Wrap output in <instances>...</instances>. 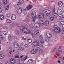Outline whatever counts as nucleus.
I'll return each instance as SVG.
<instances>
[{
	"label": "nucleus",
	"mask_w": 64,
	"mask_h": 64,
	"mask_svg": "<svg viewBox=\"0 0 64 64\" xmlns=\"http://www.w3.org/2000/svg\"><path fill=\"white\" fill-rule=\"evenodd\" d=\"M21 31H22V32L24 33L25 34H28L30 33V30L28 29H26V28H25L24 26H22L20 28Z\"/></svg>",
	"instance_id": "f257e3e1"
},
{
	"label": "nucleus",
	"mask_w": 64,
	"mask_h": 64,
	"mask_svg": "<svg viewBox=\"0 0 64 64\" xmlns=\"http://www.w3.org/2000/svg\"><path fill=\"white\" fill-rule=\"evenodd\" d=\"M40 44L39 41L37 40L34 41L33 43V45L36 46H39Z\"/></svg>",
	"instance_id": "f03ea898"
},
{
	"label": "nucleus",
	"mask_w": 64,
	"mask_h": 64,
	"mask_svg": "<svg viewBox=\"0 0 64 64\" xmlns=\"http://www.w3.org/2000/svg\"><path fill=\"white\" fill-rule=\"evenodd\" d=\"M10 62L11 64H15L16 63V61L15 60L14 58H12L10 60Z\"/></svg>",
	"instance_id": "7ed1b4c3"
},
{
	"label": "nucleus",
	"mask_w": 64,
	"mask_h": 64,
	"mask_svg": "<svg viewBox=\"0 0 64 64\" xmlns=\"http://www.w3.org/2000/svg\"><path fill=\"white\" fill-rule=\"evenodd\" d=\"M24 3V0H18L17 2V4L18 5H20L21 4H23Z\"/></svg>",
	"instance_id": "20e7f679"
},
{
	"label": "nucleus",
	"mask_w": 64,
	"mask_h": 64,
	"mask_svg": "<svg viewBox=\"0 0 64 64\" xmlns=\"http://www.w3.org/2000/svg\"><path fill=\"white\" fill-rule=\"evenodd\" d=\"M18 44L16 42H14L13 44V46L15 48H17L19 47Z\"/></svg>",
	"instance_id": "39448f33"
},
{
	"label": "nucleus",
	"mask_w": 64,
	"mask_h": 64,
	"mask_svg": "<svg viewBox=\"0 0 64 64\" xmlns=\"http://www.w3.org/2000/svg\"><path fill=\"white\" fill-rule=\"evenodd\" d=\"M44 14L43 13H41L38 16V17L39 18L41 19L42 18H44Z\"/></svg>",
	"instance_id": "423d86ee"
},
{
	"label": "nucleus",
	"mask_w": 64,
	"mask_h": 64,
	"mask_svg": "<svg viewBox=\"0 0 64 64\" xmlns=\"http://www.w3.org/2000/svg\"><path fill=\"white\" fill-rule=\"evenodd\" d=\"M54 32L57 33H59L61 32V29L60 28H58L56 29H55L54 30Z\"/></svg>",
	"instance_id": "0eeeda50"
},
{
	"label": "nucleus",
	"mask_w": 64,
	"mask_h": 64,
	"mask_svg": "<svg viewBox=\"0 0 64 64\" xmlns=\"http://www.w3.org/2000/svg\"><path fill=\"white\" fill-rule=\"evenodd\" d=\"M17 12L18 14H21L22 12V9L21 8H20L18 10H17Z\"/></svg>",
	"instance_id": "6e6552de"
},
{
	"label": "nucleus",
	"mask_w": 64,
	"mask_h": 64,
	"mask_svg": "<svg viewBox=\"0 0 64 64\" xmlns=\"http://www.w3.org/2000/svg\"><path fill=\"white\" fill-rule=\"evenodd\" d=\"M44 11L46 13L49 14L51 13V11L48 9L44 8Z\"/></svg>",
	"instance_id": "1a4fd4ad"
},
{
	"label": "nucleus",
	"mask_w": 64,
	"mask_h": 64,
	"mask_svg": "<svg viewBox=\"0 0 64 64\" xmlns=\"http://www.w3.org/2000/svg\"><path fill=\"white\" fill-rule=\"evenodd\" d=\"M32 8V6L30 5L27 6L26 9L28 10H31V8Z\"/></svg>",
	"instance_id": "9d476101"
},
{
	"label": "nucleus",
	"mask_w": 64,
	"mask_h": 64,
	"mask_svg": "<svg viewBox=\"0 0 64 64\" xmlns=\"http://www.w3.org/2000/svg\"><path fill=\"white\" fill-rule=\"evenodd\" d=\"M39 30H36L34 32V34L36 36H38L39 35Z\"/></svg>",
	"instance_id": "9b49d317"
},
{
	"label": "nucleus",
	"mask_w": 64,
	"mask_h": 64,
	"mask_svg": "<svg viewBox=\"0 0 64 64\" xmlns=\"http://www.w3.org/2000/svg\"><path fill=\"white\" fill-rule=\"evenodd\" d=\"M16 15L12 14V15L11 18L12 20H15L16 19Z\"/></svg>",
	"instance_id": "f8f14e48"
},
{
	"label": "nucleus",
	"mask_w": 64,
	"mask_h": 64,
	"mask_svg": "<svg viewBox=\"0 0 64 64\" xmlns=\"http://www.w3.org/2000/svg\"><path fill=\"white\" fill-rule=\"evenodd\" d=\"M34 26L36 28H38L40 27V25L38 23H36L34 24Z\"/></svg>",
	"instance_id": "ddd939ff"
},
{
	"label": "nucleus",
	"mask_w": 64,
	"mask_h": 64,
	"mask_svg": "<svg viewBox=\"0 0 64 64\" xmlns=\"http://www.w3.org/2000/svg\"><path fill=\"white\" fill-rule=\"evenodd\" d=\"M44 24L46 26H48L49 25V21L46 20L44 22Z\"/></svg>",
	"instance_id": "4468645a"
},
{
	"label": "nucleus",
	"mask_w": 64,
	"mask_h": 64,
	"mask_svg": "<svg viewBox=\"0 0 64 64\" xmlns=\"http://www.w3.org/2000/svg\"><path fill=\"white\" fill-rule=\"evenodd\" d=\"M58 14H62L63 13V10L61 9H60L58 10Z\"/></svg>",
	"instance_id": "2eb2a0df"
},
{
	"label": "nucleus",
	"mask_w": 64,
	"mask_h": 64,
	"mask_svg": "<svg viewBox=\"0 0 64 64\" xmlns=\"http://www.w3.org/2000/svg\"><path fill=\"white\" fill-rule=\"evenodd\" d=\"M46 36H47L48 38H51L52 37V35L50 34H48L46 33Z\"/></svg>",
	"instance_id": "dca6fc26"
},
{
	"label": "nucleus",
	"mask_w": 64,
	"mask_h": 64,
	"mask_svg": "<svg viewBox=\"0 0 64 64\" xmlns=\"http://www.w3.org/2000/svg\"><path fill=\"white\" fill-rule=\"evenodd\" d=\"M8 39L9 40L11 41L13 39V36L11 35L8 36Z\"/></svg>",
	"instance_id": "f3484780"
},
{
	"label": "nucleus",
	"mask_w": 64,
	"mask_h": 64,
	"mask_svg": "<svg viewBox=\"0 0 64 64\" xmlns=\"http://www.w3.org/2000/svg\"><path fill=\"white\" fill-rule=\"evenodd\" d=\"M58 4L59 6L62 7V6H63V2L61 1L59 2L58 3Z\"/></svg>",
	"instance_id": "a211bd4d"
},
{
	"label": "nucleus",
	"mask_w": 64,
	"mask_h": 64,
	"mask_svg": "<svg viewBox=\"0 0 64 64\" xmlns=\"http://www.w3.org/2000/svg\"><path fill=\"white\" fill-rule=\"evenodd\" d=\"M5 57V55L3 54H0V59H3Z\"/></svg>",
	"instance_id": "6ab92c4d"
},
{
	"label": "nucleus",
	"mask_w": 64,
	"mask_h": 64,
	"mask_svg": "<svg viewBox=\"0 0 64 64\" xmlns=\"http://www.w3.org/2000/svg\"><path fill=\"white\" fill-rule=\"evenodd\" d=\"M36 19V16H33L32 18V20L33 22H35Z\"/></svg>",
	"instance_id": "aec40b11"
},
{
	"label": "nucleus",
	"mask_w": 64,
	"mask_h": 64,
	"mask_svg": "<svg viewBox=\"0 0 64 64\" xmlns=\"http://www.w3.org/2000/svg\"><path fill=\"white\" fill-rule=\"evenodd\" d=\"M18 49L20 51H23L24 50V48L23 47H22L21 46L19 47L18 48Z\"/></svg>",
	"instance_id": "412c9836"
},
{
	"label": "nucleus",
	"mask_w": 64,
	"mask_h": 64,
	"mask_svg": "<svg viewBox=\"0 0 64 64\" xmlns=\"http://www.w3.org/2000/svg\"><path fill=\"white\" fill-rule=\"evenodd\" d=\"M3 3L4 5H6L7 4V0H4Z\"/></svg>",
	"instance_id": "4be33fe9"
},
{
	"label": "nucleus",
	"mask_w": 64,
	"mask_h": 64,
	"mask_svg": "<svg viewBox=\"0 0 64 64\" xmlns=\"http://www.w3.org/2000/svg\"><path fill=\"white\" fill-rule=\"evenodd\" d=\"M30 52L32 54H35V51L33 49H32L30 51Z\"/></svg>",
	"instance_id": "5701e85b"
},
{
	"label": "nucleus",
	"mask_w": 64,
	"mask_h": 64,
	"mask_svg": "<svg viewBox=\"0 0 64 64\" xmlns=\"http://www.w3.org/2000/svg\"><path fill=\"white\" fill-rule=\"evenodd\" d=\"M40 23L41 26H43L44 25V22L43 20L40 21Z\"/></svg>",
	"instance_id": "b1692460"
},
{
	"label": "nucleus",
	"mask_w": 64,
	"mask_h": 64,
	"mask_svg": "<svg viewBox=\"0 0 64 64\" xmlns=\"http://www.w3.org/2000/svg\"><path fill=\"white\" fill-rule=\"evenodd\" d=\"M23 13L24 15H26L27 13V11L25 10H23Z\"/></svg>",
	"instance_id": "393cba45"
},
{
	"label": "nucleus",
	"mask_w": 64,
	"mask_h": 64,
	"mask_svg": "<svg viewBox=\"0 0 64 64\" xmlns=\"http://www.w3.org/2000/svg\"><path fill=\"white\" fill-rule=\"evenodd\" d=\"M30 46V45L29 44H26L24 45V47L25 48H28V47H29Z\"/></svg>",
	"instance_id": "a878e982"
},
{
	"label": "nucleus",
	"mask_w": 64,
	"mask_h": 64,
	"mask_svg": "<svg viewBox=\"0 0 64 64\" xmlns=\"http://www.w3.org/2000/svg\"><path fill=\"white\" fill-rule=\"evenodd\" d=\"M58 16H59L61 18H64V16H63L62 14H59Z\"/></svg>",
	"instance_id": "bb28decb"
},
{
	"label": "nucleus",
	"mask_w": 64,
	"mask_h": 64,
	"mask_svg": "<svg viewBox=\"0 0 64 64\" xmlns=\"http://www.w3.org/2000/svg\"><path fill=\"white\" fill-rule=\"evenodd\" d=\"M24 27L25 28H27L28 27V25L27 24H24Z\"/></svg>",
	"instance_id": "cd10ccee"
},
{
	"label": "nucleus",
	"mask_w": 64,
	"mask_h": 64,
	"mask_svg": "<svg viewBox=\"0 0 64 64\" xmlns=\"http://www.w3.org/2000/svg\"><path fill=\"white\" fill-rule=\"evenodd\" d=\"M45 41L47 42H49L50 41V39L48 38H46L45 39Z\"/></svg>",
	"instance_id": "c85d7f7f"
},
{
	"label": "nucleus",
	"mask_w": 64,
	"mask_h": 64,
	"mask_svg": "<svg viewBox=\"0 0 64 64\" xmlns=\"http://www.w3.org/2000/svg\"><path fill=\"white\" fill-rule=\"evenodd\" d=\"M39 53L40 54H41L43 53V50H42L41 49L40 50H39Z\"/></svg>",
	"instance_id": "c756f323"
},
{
	"label": "nucleus",
	"mask_w": 64,
	"mask_h": 64,
	"mask_svg": "<svg viewBox=\"0 0 64 64\" xmlns=\"http://www.w3.org/2000/svg\"><path fill=\"white\" fill-rule=\"evenodd\" d=\"M27 59V57L26 56L22 59V60L24 62Z\"/></svg>",
	"instance_id": "7c9ffc66"
},
{
	"label": "nucleus",
	"mask_w": 64,
	"mask_h": 64,
	"mask_svg": "<svg viewBox=\"0 0 64 64\" xmlns=\"http://www.w3.org/2000/svg\"><path fill=\"white\" fill-rule=\"evenodd\" d=\"M58 51L59 52H60L62 54H63V53H64V52L63 51H62L61 50L60 48H59L58 49Z\"/></svg>",
	"instance_id": "2f4dec72"
},
{
	"label": "nucleus",
	"mask_w": 64,
	"mask_h": 64,
	"mask_svg": "<svg viewBox=\"0 0 64 64\" xmlns=\"http://www.w3.org/2000/svg\"><path fill=\"white\" fill-rule=\"evenodd\" d=\"M4 19V16L2 15H1L0 16V20H3Z\"/></svg>",
	"instance_id": "473e14b6"
},
{
	"label": "nucleus",
	"mask_w": 64,
	"mask_h": 64,
	"mask_svg": "<svg viewBox=\"0 0 64 64\" xmlns=\"http://www.w3.org/2000/svg\"><path fill=\"white\" fill-rule=\"evenodd\" d=\"M35 14H36V12H35V11H33L32 12L31 14L32 15H34Z\"/></svg>",
	"instance_id": "72a5a7b5"
},
{
	"label": "nucleus",
	"mask_w": 64,
	"mask_h": 64,
	"mask_svg": "<svg viewBox=\"0 0 64 64\" xmlns=\"http://www.w3.org/2000/svg\"><path fill=\"white\" fill-rule=\"evenodd\" d=\"M6 16L7 17H10L11 16V14L9 13L6 14Z\"/></svg>",
	"instance_id": "f704fd0d"
},
{
	"label": "nucleus",
	"mask_w": 64,
	"mask_h": 64,
	"mask_svg": "<svg viewBox=\"0 0 64 64\" xmlns=\"http://www.w3.org/2000/svg\"><path fill=\"white\" fill-rule=\"evenodd\" d=\"M33 62V61L32 60H30L28 61V63H32Z\"/></svg>",
	"instance_id": "c9c22d12"
},
{
	"label": "nucleus",
	"mask_w": 64,
	"mask_h": 64,
	"mask_svg": "<svg viewBox=\"0 0 64 64\" xmlns=\"http://www.w3.org/2000/svg\"><path fill=\"white\" fill-rule=\"evenodd\" d=\"M7 23H11V20H6Z\"/></svg>",
	"instance_id": "e433bc0d"
},
{
	"label": "nucleus",
	"mask_w": 64,
	"mask_h": 64,
	"mask_svg": "<svg viewBox=\"0 0 64 64\" xmlns=\"http://www.w3.org/2000/svg\"><path fill=\"white\" fill-rule=\"evenodd\" d=\"M27 41L29 43H31L32 42V40L31 39H28L27 40Z\"/></svg>",
	"instance_id": "4c0bfd02"
},
{
	"label": "nucleus",
	"mask_w": 64,
	"mask_h": 64,
	"mask_svg": "<svg viewBox=\"0 0 64 64\" xmlns=\"http://www.w3.org/2000/svg\"><path fill=\"white\" fill-rule=\"evenodd\" d=\"M40 49V48L39 47H37V48H35V51H38Z\"/></svg>",
	"instance_id": "58836bf2"
},
{
	"label": "nucleus",
	"mask_w": 64,
	"mask_h": 64,
	"mask_svg": "<svg viewBox=\"0 0 64 64\" xmlns=\"http://www.w3.org/2000/svg\"><path fill=\"white\" fill-rule=\"evenodd\" d=\"M54 30L55 29H58V26H57L56 25H54Z\"/></svg>",
	"instance_id": "ea45409f"
},
{
	"label": "nucleus",
	"mask_w": 64,
	"mask_h": 64,
	"mask_svg": "<svg viewBox=\"0 0 64 64\" xmlns=\"http://www.w3.org/2000/svg\"><path fill=\"white\" fill-rule=\"evenodd\" d=\"M39 38L40 40H42L43 39V38L42 35H40L39 37Z\"/></svg>",
	"instance_id": "a19ab883"
},
{
	"label": "nucleus",
	"mask_w": 64,
	"mask_h": 64,
	"mask_svg": "<svg viewBox=\"0 0 64 64\" xmlns=\"http://www.w3.org/2000/svg\"><path fill=\"white\" fill-rule=\"evenodd\" d=\"M54 20V17L52 16L50 18V21H52V20Z\"/></svg>",
	"instance_id": "79ce46f5"
},
{
	"label": "nucleus",
	"mask_w": 64,
	"mask_h": 64,
	"mask_svg": "<svg viewBox=\"0 0 64 64\" xmlns=\"http://www.w3.org/2000/svg\"><path fill=\"white\" fill-rule=\"evenodd\" d=\"M9 5H8L7 6H6L5 8V10H8V9L9 8Z\"/></svg>",
	"instance_id": "37998d69"
},
{
	"label": "nucleus",
	"mask_w": 64,
	"mask_h": 64,
	"mask_svg": "<svg viewBox=\"0 0 64 64\" xmlns=\"http://www.w3.org/2000/svg\"><path fill=\"white\" fill-rule=\"evenodd\" d=\"M3 34L4 35H7V32H6V31H3Z\"/></svg>",
	"instance_id": "c03bdc74"
},
{
	"label": "nucleus",
	"mask_w": 64,
	"mask_h": 64,
	"mask_svg": "<svg viewBox=\"0 0 64 64\" xmlns=\"http://www.w3.org/2000/svg\"><path fill=\"white\" fill-rule=\"evenodd\" d=\"M26 19L27 20H29L30 19V16L28 15H27L26 16Z\"/></svg>",
	"instance_id": "a18cd8bd"
},
{
	"label": "nucleus",
	"mask_w": 64,
	"mask_h": 64,
	"mask_svg": "<svg viewBox=\"0 0 64 64\" xmlns=\"http://www.w3.org/2000/svg\"><path fill=\"white\" fill-rule=\"evenodd\" d=\"M53 15L54 16H58V15L56 13H54Z\"/></svg>",
	"instance_id": "49530a36"
},
{
	"label": "nucleus",
	"mask_w": 64,
	"mask_h": 64,
	"mask_svg": "<svg viewBox=\"0 0 64 64\" xmlns=\"http://www.w3.org/2000/svg\"><path fill=\"white\" fill-rule=\"evenodd\" d=\"M16 33L17 34H19V32L18 30H16Z\"/></svg>",
	"instance_id": "de8ad7c7"
},
{
	"label": "nucleus",
	"mask_w": 64,
	"mask_h": 64,
	"mask_svg": "<svg viewBox=\"0 0 64 64\" xmlns=\"http://www.w3.org/2000/svg\"><path fill=\"white\" fill-rule=\"evenodd\" d=\"M49 14H48L46 13V17H49V16H50V15Z\"/></svg>",
	"instance_id": "09e8293b"
},
{
	"label": "nucleus",
	"mask_w": 64,
	"mask_h": 64,
	"mask_svg": "<svg viewBox=\"0 0 64 64\" xmlns=\"http://www.w3.org/2000/svg\"><path fill=\"white\" fill-rule=\"evenodd\" d=\"M31 29L33 30H35V28H34V27L33 26L31 27Z\"/></svg>",
	"instance_id": "8fccbe9b"
},
{
	"label": "nucleus",
	"mask_w": 64,
	"mask_h": 64,
	"mask_svg": "<svg viewBox=\"0 0 64 64\" xmlns=\"http://www.w3.org/2000/svg\"><path fill=\"white\" fill-rule=\"evenodd\" d=\"M19 57V55H16V56H14V58H18Z\"/></svg>",
	"instance_id": "3c124183"
},
{
	"label": "nucleus",
	"mask_w": 64,
	"mask_h": 64,
	"mask_svg": "<svg viewBox=\"0 0 64 64\" xmlns=\"http://www.w3.org/2000/svg\"><path fill=\"white\" fill-rule=\"evenodd\" d=\"M14 38V40H16L17 39V37L16 36H15L13 38Z\"/></svg>",
	"instance_id": "603ef678"
},
{
	"label": "nucleus",
	"mask_w": 64,
	"mask_h": 64,
	"mask_svg": "<svg viewBox=\"0 0 64 64\" xmlns=\"http://www.w3.org/2000/svg\"><path fill=\"white\" fill-rule=\"evenodd\" d=\"M2 11L3 10H2V8L0 7V13H1L2 12Z\"/></svg>",
	"instance_id": "864d4df0"
},
{
	"label": "nucleus",
	"mask_w": 64,
	"mask_h": 64,
	"mask_svg": "<svg viewBox=\"0 0 64 64\" xmlns=\"http://www.w3.org/2000/svg\"><path fill=\"white\" fill-rule=\"evenodd\" d=\"M2 40L3 41H6V38L5 37H4L2 38Z\"/></svg>",
	"instance_id": "5fc2aeb1"
},
{
	"label": "nucleus",
	"mask_w": 64,
	"mask_h": 64,
	"mask_svg": "<svg viewBox=\"0 0 64 64\" xmlns=\"http://www.w3.org/2000/svg\"><path fill=\"white\" fill-rule=\"evenodd\" d=\"M55 12V8H54L53 9L52 13H54Z\"/></svg>",
	"instance_id": "6e6d98bb"
},
{
	"label": "nucleus",
	"mask_w": 64,
	"mask_h": 64,
	"mask_svg": "<svg viewBox=\"0 0 64 64\" xmlns=\"http://www.w3.org/2000/svg\"><path fill=\"white\" fill-rule=\"evenodd\" d=\"M60 24L61 25H62L64 24V22H60Z\"/></svg>",
	"instance_id": "4d7b16f0"
},
{
	"label": "nucleus",
	"mask_w": 64,
	"mask_h": 64,
	"mask_svg": "<svg viewBox=\"0 0 64 64\" xmlns=\"http://www.w3.org/2000/svg\"><path fill=\"white\" fill-rule=\"evenodd\" d=\"M18 61H19V62H20V61H21V60L20 59V58H18Z\"/></svg>",
	"instance_id": "13d9d810"
},
{
	"label": "nucleus",
	"mask_w": 64,
	"mask_h": 64,
	"mask_svg": "<svg viewBox=\"0 0 64 64\" xmlns=\"http://www.w3.org/2000/svg\"><path fill=\"white\" fill-rule=\"evenodd\" d=\"M61 40L62 41H63L64 40V38H61Z\"/></svg>",
	"instance_id": "bf43d9fd"
},
{
	"label": "nucleus",
	"mask_w": 64,
	"mask_h": 64,
	"mask_svg": "<svg viewBox=\"0 0 64 64\" xmlns=\"http://www.w3.org/2000/svg\"><path fill=\"white\" fill-rule=\"evenodd\" d=\"M10 27L11 28H13V27H14V26L13 24H11L10 25Z\"/></svg>",
	"instance_id": "052dcab7"
},
{
	"label": "nucleus",
	"mask_w": 64,
	"mask_h": 64,
	"mask_svg": "<svg viewBox=\"0 0 64 64\" xmlns=\"http://www.w3.org/2000/svg\"><path fill=\"white\" fill-rule=\"evenodd\" d=\"M56 49L55 48H54L53 49V52H54V51H56Z\"/></svg>",
	"instance_id": "680f3d73"
},
{
	"label": "nucleus",
	"mask_w": 64,
	"mask_h": 64,
	"mask_svg": "<svg viewBox=\"0 0 64 64\" xmlns=\"http://www.w3.org/2000/svg\"><path fill=\"white\" fill-rule=\"evenodd\" d=\"M0 38L1 39H2L3 38V36L2 35H0Z\"/></svg>",
	"instance_id": "e2e57ef3"
},
{
	"label": "nucleus",
	"mask_w": 64,
	"mask_h": 64,
	"mask_svg": "<svg viewBox=\"0 0 64 64\" xmlns=\"http://www.w3.org/2000/svg\"><path fill=\"white\" fill-rule=\"evenodd\" d=\"M40 42L42 44H43V43H44V41H41Z\"/></svg>",
	"instance_id": "0e129e2a"
},
{
	"label": "nucleus",
	"mask_w": 64,
	"mask_h": 64,
	"mask_svg": "<svg viewBox=\"0 0 64 64\" xmlns=\"http://www.w3.org/2000/svg\"><path fill=\"white\" fill-rule=\"evenodd\" d=\"M39 46H40V47H43V46L42 45H40V44L39 45Z\"/></svg>",
	"instance_id": "69168bd1"
},
{
	"label": "nucleus",
	"mask_w": 64,
	"mask_h": 64,
	"mask_svg": "<svg viewBox=\"0 0 64 64\" xmlns=\"http://www.w3.org/2000/svg\"><path fill=\"white\" fill-rule=\"evenodd\" d=\"M14 25H15V26H17L18 24L16 23L14 24Z\"/></svg>",
	"instance_id": "338daca9"
},
{
	"label": "nucleus",
	"mask_w": 64,
	"mask_h": 64,
	"mask_svg": "<svg viewBox=\"0 0 64 64\" xmlns=\"http://www.w3.org/2000/svg\"><path fill=\"white\" fill-rule=\"evenodd\" d=\"M6 64H10L8 62H6Z\"/></svg>",
	"instance_id": "774afa93"
}]
</instances>
